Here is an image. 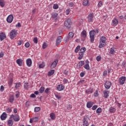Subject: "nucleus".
Masks as SVG:
<instances>
[{
  "mask_svg": "<svg viewBox=\"0 0 126 126\" xmlns=\"http://www.w3.org/2000/svg\"><path fill=\"white\" fill-rule=\"evenodd\" d=\"M16 36H17V31L15 29L11 31L10 33V38L11 39H14Z\"/></svg>",
  "mask_w": 126,
  "mask_h": 126,
  "instance_id": "f257e3e1",
  "label": "nucleus"
},
{
  "mask_svg": "<svg viewBox=\"0 0 126 126\" xmlns=\"http://www.w3.org/2000/svg\"><path fill=\"white\" fill-rule=\"evenodd\" d=\"M89 34L91 43H94V38H95V31H91Z\"/></svg>",
  "mask_w": 126,
  "mask_h": 126,
  "instance_id": "f03ea898",
  "label": "nucleus"
},
{
  "mask_svg": "<svg viewBox=\"0 0 126 126\" xmlns=\"http://www.w3.org/2000/svg\"><path fill=\"white\" fill-rule=\"evenodd\" d=\"M9 119H13L15 122H19L20 120V117L17 114L14 115L12 114L10 117Z\"/></svg>",
  "mask_w": 126,
  "mask_h": 126,
  "instance_id": "7ed1b4c3",
  "label": "nucleus"
},
{
  "mask_svg": "<svg viewBox=\"0 0 126 126\" xmlns=\"http://www.w3.org/2000/svg\"><path fill=\"white\" fill-rule=\"evenodd\" d=\"M71 26V20L70 19H68L64 22V26L67 28H69Z\"/></svg>",
  "mask_w": 126,
  "mask_h": 126,
  "instance_id": "20e7f679",
  "label": "nucleus"
},
{
  "mask_svg": "<svg viewBox=\"0 0 126 126\" xmlns=\"http://www.w3.org/2000/svg\"><path fill=\"white\" fill-rule=\"evenodd\" d=\"M126 76H122L119 79V82L120 85H123V84H125V82H126Z\"/></svg>",
  "mask_w": 126,
  "mask_h": 126,
  "instance_id": "39448f33",
  "label": "nucleus"
},
{
  "mask_svg": "<svg viewBox=\"0 0 126 126\" xmlns=\"http://www.w3.org/2000/svg\"><path fill=\"white\" fill-rule=\"evenodd\" d=\"M104 86L106 89H110L112 86V82L109 81H106L104 84Z\"/></svg>",
  "mask_w": 126,
  "mask_h": 126,
  "instance_id": "423d86ee",
  "label": "nucleus"
},
{
  "mask_svg": "<svg viewBox=\"0 0 126 126\" xmlns=\"http://www.w3.org/2000/svg\"><path fill=\"white\" fill-rule=\"evenodd\" d=\"M94 18V14L93 13L90 14L88 16V20L89 22H93V19Z\"/></svg>",
  "mask_w": 126,
  "mask_h": 126,
  "instance_id": "0eeeda50",
  "label": "nucleus"
},
{
  "mask_svg": "<svg viewBox=\"0 0 126 126\" xmlns=\"http://www.w3.org/2000/svg\"><path fill=\"white\" fill-rule=\"evenodd\" d=\"M86 64L84 65V67L86 70H89L90 69V66H89V61L86 60L85 61Z\"/></svg>",
  "mask_w": 126,
  "mask_h": 126,
  "instance_id": "6e6552de",
  "label": "nucleus"
},
{
  "mask_svg": "<svg viewBox=\"0 0 126 126\" xmlns=\"http://www.w3.org/2000/svg\"><path fill=\"white\" fill-rule=\"evenodd\" d=\"M119 24V20L117 18H114L112 21V26H117Z\"/></svg>",
  "mask_w": 126,
  "mask_h": 126,
  "instance_id": "1a4fd4ad",
  "label": "nucleus"
},
{
  "mask_svg": "<svg viewBox=\"0 0 126 126\" xmlns=\"http://www.w3.org/2000/svg\"><path fill=\"white\" fill-rule=\"evenodd\" d=\"M6 20L8 23H11V22H12V21H13V16L12 15H9L7 17Z\"/></svg>",
  "mask_w": 126,
  "mask_h": 126,
  "instance_id": "9d476101",
  "label": "nucleus"
},
{
  "mask_svg": "<svg viewBox=\"0 0 126 126\" xmlns=\"http://www.w3.org/2000/svg\"><path fill=\"white\" fill-rule=\"evenodd\" d=\"M6 38V35L4 32L0 33V41H3L4 39Z\"/></svg>",
  "mask_w": 126,
  "mask_h": 126,
  "instance_id": "9b49d317",
  "label": "nucleus"
},
{
  "mask_svg": "<svg viewBox=\"0 0 126 126\" xmlns=\"http://www.w3.org/2000/svg\"><path fill=\"white\" fill-rule=\"evenodd\" d=\"M26 63L27 65L29 66V67H30L31 65H32V60L31 59L29 58L26 60Z\"/></svg>",
  "mask_w": 126,
  "mask_h": 126,
  "instance_id": "f8f14e48",
  "label": "nucleus"
},
{
  "mask_svg": "<svg viewBox=\"0 0 126 126\" xmlns=\"http://www.w3.org/2000/svg\"><path fill=\"white\" fill-rule=\"evenodd\" d=\"M16 63L19 66H22V65L23 64V60H22V59H19L16 60Z\"/></svg>",
  "mask_w": 126,
  "mask_h": 126,
  "instance_id": "ddd939ff",
  "label": "nucleus"
},
{
  "mask_svg": "<svg viewBox=\"0 0 126 126\" xmlns=\"http://www.w3.org/2000/svg\"><path fill=\"white\" fill-rule=\"evenodd\" d=\"M61 42H62V36H59L57 37L56 39V46H58V45H60Z\"/></svg>",
  "mask_w": 126,
  "mask_h": 126,
  "instance_id": "4468645a",
  "label": "nucleus"
},
{
  "mask_svg": "<svg viewBox=\"0 0 126 126\" xmlns=\"http://www.w3.org/2000/svg\"><path fill=\"white\" fill-rule=\"evenodd\" d=\"M59 61L58 60H55L53 63L51 64V68H54L57 66V64H58V63Z\"/></svg>",
  "mask_w": 126,
  "mask_h": 126,
  "instance_id": "2eb2a0df",
  "label": "nucleus"
},
{
  "mask_svg": "<svg viewBox=\"0 0 126 126\" xmlns=\"http://www.w3.org/2000/svg\"><path fill=\"white\" fill-rule=\"evenodd\" d=\"M7 117V115L6 114L5 112H3L2 115L0 116V119L2 121H4L5 119Z\"/></svg>",
  "mask_w": 126,
  "mask_h": 126,
  "instance_id": "dca6fc26",
  "label": "nucleus"
},
{
  "mask_svg": "<svg viewBox=\"0 0 126 126\" xmlns=\"http://www.w3.org/2000/svg\"><path fill=\"white\" fill-rule=\"evenodd\" d=\"M58 91H63L64 89V86L63 85H59L57 86Z\"/></svg>",
  "mask_w": 126,
  "mask_h": 126,
  "instance_id": "f3484780",
  "label": "nucleus"
},
{
  "mask_svg": "<svg viewBox=\"0 0 126 126\" xmlns=\"http://www.w3.org/2000/svg\"><path fill=\"white\" fill-rule=\"evenodd\" d=\"M94 103L93 102L91 101H88L87 103V107L90 109V108H92V106H93Z\"/></svg>",
  "mask_w": 126,
  "mask_h": 126,
  "instance_id": "a211bd4d",
  "label": "nucleus"
},
{
  "mask_svg": "<svg viewBox=\"0 0 126 126\" xmlns=\"http://www.w3.org/2000/svg\"><path fill=\"white\" fill-rule=\"evenodd\" d=\"M83 5L84 6H89V0H84Z\"/></svg>",
  "mask_w": 126,
  "mask_h": 126,
  "instance_id": "6ab92c4d",
  "label": "nucleus"
},
{
  "mask_svg": "<svg viewBox=\"0 0 126 126\" xmlns=\"http://www.w3.org/2000/svg\"><path fill=\"white\" fill-rule=\"evenodd\" d=\"M58 13H55L52 14V18H53L54 20H57L58 19Z\"/></svg>",
  "mask_w": 126,
  "mask_h": 126,
  "instance_id": "aec40b11",
  "label": "nucleus"
},
{
  "mask_svg": "<svg viewBox=\"0 0 126 126\" xmlns=\"http://www.w3.org/2000/svg\"><path fill=\"white\" fill-rule=\"evenodd\" d=\"M110 93V92L105 91L103 93V95L105 97V98H107L108 97H109V94Z\"/></svg>",
  "mask_w": 126,
  "mask_h": 126,
  "instance_id": "412c9836",
  "label": "nucleus"
},
{
  "mask_svg": "<svg viewBox=\"0 0 126 126\" xmlns=\"http://www.w3.org/2000/svg\"><path fill=\"white\" fill-rule=\"evenodd\" d=\"M85 63V62L84 61H81L80 62H79V63L77 64V66H78V67H81L82 66V65H84Z\"/></svg>",
  "mask_w": 126,
  "mask_h": 126,
  "instance_id": "4be33fe9",
  "label": "nucleus"
},
{
  "mask_svg": "<svg viewBox=\"0 0 126 126\" xmlns=\"http://www.w3.org/2000/svg\"><path fill=\"white\" fill-rule=\"evenodd\" d=\"M84 56V53L79 52V57L78 58V60H82L83 56Z\"/></svg>",
  "mask_w": 126,
  "mask_h": 126,
  "instance_id": "5701e85b",
  "label": "nucleus"
},
{
  "mask_svg": "<svg viewBox=\"0 0 126 126\" xmlns=\"http://www.w3.org/2000/svg\"><path fill=\"white\" fill-rule=\"evenodd\" d=\"M84 121H83V126H88L89 124H88V121H87L86 120V118H84L83 119Z\"/></svg>",
  "mask_w": 126,
  "mask_h": 126,
  "instance_id": "b1692460",
  "label": "nucleus"
},
{
  "mask_svg": "<svg viewBox=\"0 0 126 126\" xmlns=\"http://www.w3.org/2000/svg\"><path fill=\"white\" fill-rule=\"evenodd\" d=\"M86 93H87V94H90V93H93V89L90 88L89 89H87L86 91Z\"/></svg>",
  "mask_w": 126,
  "mask_h": 126,
  "instance_id": "393cba45",
  "label": "nucleus"
},
{
  "mask_svg": "<svg viewBox=\"0 0 126 126\" xmlns=\"http://www.w3.org/2000/svg\"><path fill=\"white\" fill-rule=\"evenodd\" d=\"M100 42L103 43L104 44H105L106 43V37L102 36L100 38Z\"/></svg>",
  "mask_w": 126,
  "mask_h": 126,
  "instance_id": "a878e982",
  "label": "nucleus"
},
{
  "mask_svg": "<svg viewBox=\"0 0 126 126\" xmlns=\"http://www.w3.org/2000/svg\"><path fill=\"white\" fill-rule=\"evenodd\" d=\"M81 36L83 38H86V32L85 31H83L81 32Z\"/></svg>",
  "mask_w": 126,
  "mask_h": 126,
  "instance_id": "bb28decb",
  "label": "nucleus"
},
{
  "mask_svg": "<svg viewBox=\"0 0 126 126\" xmlns=\"http://www.w3.org/2000/svg\"><path fill=\"white\" fill-rule=\"evenodd\" d=\"M9 100L10 103H13V101H14V96L13 95H10Z\"/></svg>",
  "mask_w": 126,
  "mask_h": 126,
  "instance_id": "cd10ccee",
  "label": "nucleus"
},
{
  "mask_svg": "<svg viewBox=\"0 0 126 126\" xmlns=\"http://www.w3.org/2000/svg\"><path fill=\"white\" fill-rule=\"evenodd\" d=\"M54 73H55V70H50V71L48 72V76H52Z\"/></svg>",
  "mask_w": 126,
  "mask_h": 126,
  "instance_id": "c85d7f7f",
  "label": "nucleus"
},
{
  "mask_svg": "<svg viewBox=\"0 0 126 126\" xmlns=\"http://www.w3.org/2000/svg\"><path fill=\"white\" fill-rule=\"evenodd\" d=\"M110 53L111 55H114L115 53H116V51H115V48L112 47L110 49Z\"/></svg>",
  "mask_w": 126,
  "mask_h": 126,
  "instance_id": "c756f323",
  "label": "nucleus"
},
{
  "mask_svg": "<svg viewBox=\"0 0 126 126\" xmlns=\"http://www.w3.org/2000/svg\"><path fill=\"white\" fill-rule=\"evenodd\" d=\"M116 111V108L113 107H111L109 108V112L110 113H115V112Z\"/></svg>",
  "mask_w": 126,
  "mask_h": 126,
  "instance_id": "7c9ffc66",
  "label": "nucleus"
},
{
  "mask_svg": "<svg viewBox=\"0 0 126 126\" xmlns=\"http://www.w3.org/2000/svg\"><path fill=\"white\" fill-rule=\"evenodd\" d=\"M105 43L103 42H99V45L98 46V48H100V49L102 48H103V47H105Z\"/></svg>",
  "mask_w": 126,
  "mask_h": 126,
  "instance_id": "2f4dec72",
  "label": "nucleus"
},
{
  "mask_svg": "<svg viewBox=\"0 0 126 126\" xmlns=\"http://www.w3.org/2000/svg\"><path fill=\"white\" fill-rule=\"evenodd\" d=\"M50 117L51 120H55L56 119V115L54 113H51Z\"/></svg>",
  "mask_w": 126,
  "mask_h": 126,
  "instance_id": "473e14b6",
  "label": "nucleus"
},
{
  "mask_svg": "<svg viewBox=\"0 0 126 126\" xmlns=\"http://www.w3.org/2000/svg\"><path fill=\"white\" fill-rule=\"evenodd\" d=\"M8 125L9 126H13V121H12V120H9L8 121Z\"/></svg>",
  "mask_w": 126,
  "mask_h": 126,
  "instance_id": "72a5a7b5",
  "label": "nucleus"
},
{
  "mask_svg": "<svg viewBox=\"0 0 126 126\" xmlns=\"http://www.w3.org/2000/svg\"><path fill=\"white\" fill-rule=\"evenodd\" d=\"M85 51H86V48L83 47L81 48L79 53H82V54H84V53L85 52Z\"/></svg>",
  "mask_w": 126,
  "mask_h": 126,
  "instance_id": "f704fd0d",
  "label": "nucleus"
},
{
  "mask_svg": "<svg viewBox=\"0 0 126 126\" xmlns=\"http://www.w3.org/2000/svg\"><path fill=\"white\" fill-rule=\"evenodd\" d=\"M96 113L97 114H101L102 113V108L99 107L96 109Z\"/></svg>",
  "mask_w": 126,
  "mask_h": 126,
  "instance_id": "c9c22d12",
  "label": "nucleus"
},
{
  "mask_svg": "<svg viewBox=\"0 0 126 126\" xmlns=\"http://www.w3.org/2000/svg\"><path fill=\"white\" fill-rule=\"evenodd\" d=\"M79 50H80V46L78 45L75 49V53H78V52H79Z\"/></svg>",
  "mask_w": 126,
  "mask_h": 126,
  "instance_id": "e433bc0d",
  "label": "nucleus"
},
{
  "mask_svg": "<svg viewBox=\"0 0 126 126\" xmlns=\"http://www.w3.org/2000/svg\"><path fill=\"white\" fill-rule=\"evenodd\" d=\"M55 97L58 100H61L62 99V96L60 94H55Z\"/></svg>",
  "mask_w": 126,
  "mask_h": 126,
  "instance_id": "4c0bfd02",
  "label": "nucleus"
},
{
  "mask_svg": "<svg viewBox=\"0 0 126 126\" xmlns=\"http://www.w3.org/2000/svg\"><path fill=\"white\" fill-rule=\"evenodd\" d=\"M40 110H41V108H40V107H36L34 108L35 113H37V112H39V111H40Z\"/></svg>",
  "mask_w": 126,
  "mask_h": 126,
  "instance_id": "58836bf2",
  "label": "nucleus"
},
{
  "mask_svg": "<svg viewBox=\"0 0 126 126\" xmlns=\"http://www.w3.org/2000/svg\"><path fill=\"white\" fill-rule=\"evenodd\" d=\"M6 111L7 112V113H8V114H10V113H11V108L10 107H8V108H7L6 109Z\"/></svg>",
  "mask_w": 126,
  "mask_h": 126,
  "instance_id": "ea45409f",
  "label": "nucleus"
},
{
  "mask_svg": "<svg viewBox=\"0 0 126 126\" xmlns=\"http://www.w3.org/2000/svg\"><path fill=\"white\" fill-rule=\"evenodd\" d=\"M0 5L1 7H3L4 6V2L3 0H0Z\"/></svg>",
  "mask_w": 126,
  "mask_h": 126,
  "instance_id": "a19ab883",
  "label": "nucleus"
},
{
  "mask_svg": "<svg viewBox=\"0 0 126 126\" xmlns=\"http://www.w3.org/2000/svg\"><path fill=\"white\" fill-rule=\"evenodd\" d=\"M20 85H21L20 83L16 84L15 86V89H18L19 88V87H20Z\"/></svg>",
  "mask_w": 126,
  "mask_h": 126,
  "instance_id": "79ce46f5",
  "label": "nucleus"
},
{
  "mask_svg": "<svg viewBox=\"0 0 126 126\" xmlns=\"http://www.w3.org/2000/svg\"><path fill=\"white\" fill-rule=\"evenodd\" d=\"M44 91H45V88H44V87H41L39 89L40 93H43Z\"/></svg>",
  "mask_w": 126,
  "mask_h": 126,
  "instance_id": "37998d69",
  "label": "nucleus"
},
{
  "mask_svg": "<svg viewBox=\"0 0 126 126\" xmlns=\"http://www.w3.org/2000/svg\"><path fill=\"white\" fill-rule=\"evenodd\" d=\"M74 35V34H73V32H70L69 33V38H71L73 37V36Z\"/></svg>",
  "mask_w": 126,
  "mask_h": 126,
  "instance_id": "c03bdc74",
  "label": "nucleus"
},
{
  "mask_svg": "<svg viewBox=\"0 0 126 126\" xmlns=\"http://www.w3.org/2000/svg\"><path fill=\"white\" fill-rule=\"evenodd\" d=\"M24 88H25V89H28V88H29V86L28 85V83H25L24 84Z\"/></svg>",
  "mask_w": 126,
  "mask_h": 126,
  "instance_id": "a18cd8bd",
  "label": "nucleus"
},
{
  "mask_svg": "<svg viewBox=\"0 0 126 126\" xmlns=\"http://www.w3.org/2000/svg\"><path fill=\"white\" fill-rule=\"evenodd\" d=\"M96 60L97 62H100V61H101V60H102V57H101V56H98L96 57Z\"/></svg>",
  "mask_w": 126,
  "mask_h": 126,
  "instance_id": "49530a36",
  "label": "nucleus"
},
{
  "mask_svg": "<svg viewBox=\"0 0 126 126\" xmlns=\"http://www.w3.org/2000/svg\"><path fill=\"white\" fill-rule=\"evenodd\" d=\"M53 8L54 9H58L59 8V5L58 4H54L53 5Z\"/></svg>",
  "mask_w": 126,
  "mask_h": 126,
  "instance_id": "de8ad7c7",
  "label": "nucleus"
},
{
  "mask_svg": "<svg viewBox=\"0 0 126 126\" xmlns=\"http://www.w3.org/2000/svg\"><path fill=\"white\" fill-rule=\"evenodd\" d=\"M33 42H34L35 44L38 43V38L37 37H34L33 39Z\"/></svg>",
  "mask_w": 126,
  "mask_h": 126,
  "instance_id": "09e8293b",
  "label": "nucleus"
},
{
  "mask_svg": "<svg viewBox=\"0 0 126 126\" xmlns=\"http://www.w3.org/2000/svg\"><path fill=\"white\" fill-rule=\"evenodd\" d=\"M39 68H43V67H45V63H42L41 64H40L39 65Z\"/></svg>",
  "mask_w": 126,
  "mask_h": 126,
  "instance_id": "8fccbe9b",
  "label": "nucleus"
},
{
  "mask_svg": "<svg viewBox=\"0 0 126 126\" xmlns=\"http://www.w3.org/2000/svg\"><path fill=\"white\" fill-rule=\"evenodd\" d=\"M20 96V93L19 92L17 91L16 92V98H19V96Z\"/></svg>",
  "mask_w": 126,
  "mask_h": 126,
  "instance_id": "3c124183",
  "label": "nucleus"
},
{
  "mask_svg": "<svg viewBox=\"0 0 126 126\" xmlns=\"http://www.w3.org/2000/svg\"><path fill=\"white\" fill-rule=\"evenodd\" d=\"M102 5H103V2H102V1H100L98 3L97 6L98 7H101Z\"/></svg>",
  "mask_w": 126,
  "mask_h": 126,
  "instance_id": "603ef678",
  "label": "nucleus"
},
{
  "mask_svg": "<svg viewBox=\"0 0 126 126\" xmlns=\"http://www.w3.org/2000/svg\"><path fill=\"white\" fill-rule=\"evenodd\" d=\"M48 45H47V43H44L42 45V49H46Z\"/></svg>",
  "mask_w": 126,
  "mask_h": 126,
  "instance_id": "864d4df0",
  "label": "nucleus"
},
{
  "mask_svg": "<svg viewBox=\"0 0 126 126\" xmlns=\"http://www.w3.org/2000/svg\"><path fill=\"white\" fill-rule=\"evenodd\" d=\"M25 47H26V48H29V47H30V43H29V42L26 43Z\"/></svg>",
  "mask_w": 126,
  "mask_h": 126,
  "instance_id": "5fc2aeb1",
  "label": "nucleus"
},
{
  "mask_svg": "<svg viewBox=\"0 0 126 126\" xmlns=\"http://www.w3.org/2000/svg\"><path fill=\"white\" fill-rule=\"evenodd\" d=\"M72 108V105L70 104H69L67 105V110H71Z\"/></svg>",
  "mask_w": 126,
  "mask_h": 126,
  "instance_id": "6e6d98bb",
  "label": "nucleus"
},
{
  "mask_svg": "<svg viewBox=\"0 0 126 126\" xmlns=\"http://www.w3.org/2000/svg\"><path fill=\"white\" fill-rule=\"evenodd\" d=\"M32 120H33V122H38V120H39V118L34 117L32 118Z\"/></svg>",
  "mask_w": 126,
  "mask_h": 126,
  "instance_id": "4d7b16f0",
  "label": "nucleus"
},
{
  "mask_svg": "<svg viewBox=\"0 0 126 126\" xmlns=\"http://www.w3.org/2000/svg\"><path fill=\"white\" fill-rule=\"evenodd\" d=\"M51 89L49 88H47L46 89V90H45V93L46 94H48V93H49V91H50Z\"/></svg>",
  "mask_w": 126,
  "mask_h": 126,
  "instance_id": "13d9d810",
  "label": "nucleus"
},
{
  "mask_svg": "<svg viewBox=\"0 0 126 126\" xmlns=\"http://www.w3.org/2000/svg\"><path fill=\"white\" fill-rule=\"evenodd\" d=\"M84 75H85V72H82L80 74V76L81 77H83L84 76Z\"/></svg>",
  "mask_w": 126,
  "mask_h": 126,
  "instance_id": "bf43d9fd",
  "label": "nucleus"
},
{
  "mask_svg": "<svg viewBox=\"0 0 126 126\" xmlns=\"http://www.w3.org/2000/svg\"><path fill=\"white\" fill-rule=\"evenodd\" d=\"M69 12H70V9H67L66 10V15H68V14H69Z\"/></svg>",
  "mask_w": 126,
  "mask_h": 126,
  "instance_id": "052dcab7",
  "label": "nucleus"
},
{
  "mask_svg": "<svg viewBox=\"0 0 126 126\" xmlns=\"http://www.w3.org/2000/svg\"><path fill=\"white\" fill-rule=\"evenodd\" d=\"M108 74V71H107V70H105L103 72V75L104 76H106V75Z\"/></svg>",
  "mask_w": 126,
  "mask_h": 126,
  "instance_id": "680f3d73",
  "label": "nucleus"
},
{
  "mask_svg": "<svg viewBox=\"0 0 126 126\" xmlns=\"http://www.w3.org/2000/svg\"><path fill=\"white\" fill-rule=\"evenodd\" d=\"M26 106L27 107H29V106H30V102H29V101H27L26 102Z\"/></svg>",
  "mask_w": 126,
  "mask_h": 126,
  "instance_id": "e2e57ef3",
  "label": "nucleus"
},
{
  "mask_svg": "<svg viewBox=\"0 0 126 126\" xmlns=\"http://www.w3.org/2000/svg\"><path fill=\"white\" fill-rule=\"evenodd\" d=\"M74 5V4L72 2H70L69 3V6H70V7H72Z\"/></svg>",
  "mask_w": 126,
  "mask_h": 126,
  "instance_id": "0e129e2a",
  "label": "nucleus"
},
{
  "mask_svg": "<svg viewBox=\"0 0 126 126\" xmlns=\"http://www.w3.org/2000/svg\"><path fill=\"white\" fill-rule=\"evenodd\" d=\"M97 108H98V106L94 105L92 107V110H96V109H97Z\"/></svg>",
  "mask_w": 126,
  "mask_h": 126,
  "instance_id": "69168bd1",
  "label": "nucleus"
},
{
  "mask_svg": "<svg viewBox=\"0 0 126 126\" xmlns=\"http://www.w3.org/2000/svg\"><path fill=\"white\" fill-rule=\"evenodd\" d=\"M3 56H4V54L3 53V52H1L0 53V58H3Z\"/></svg>",
  "mask_w": 126,
  "mask_h": 126,
  "instance_id": "338daca9",
  "label": "nucleus"
},
{
  "mask_svg": "<svg viewBox=\"0 0 126 126\" xmlns=\"http://www.w3.org/2000/svg\"><path fill=\"white\" fill-rule=\"evenodd\" d=\"M68 80L66 79V78H64L63 80V83H64L65 84H66V83H67L68 82Z\"/></svg>",
  "mask_w": 126,
  "mask_h": 126,
  "instance_id": "774afa93",
  "label": "nucleus"
}]
</instances>
